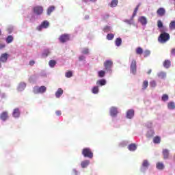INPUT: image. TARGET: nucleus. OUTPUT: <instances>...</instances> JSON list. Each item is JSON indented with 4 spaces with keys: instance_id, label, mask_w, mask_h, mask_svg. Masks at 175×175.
Returning a JSON list of instances; mask_svg holds the SVG:
<instances>
[{
    "instance_id": "obj_18",
    "label": "nucleus",
    "mask_w": 175,
    "mask_h": 175,
    "mask_svg": "<svg viewBox=\"0 0 175 175\" xmlns=\"http://www.w3.org/2000/svg\"><path fill=\"white\" fill-rule=\"evenodd\" d=\"M122 44V39L121 38H118L115 40V46L116 47H120Z\"/></svg>"
},
{
    "instance_id": "obj_15",
    "label": "nucleus",
    "mask_w": 175,
    "mask_h": 175,
    "mask_svg": "<svg viewBox=\"0 0 175 175\" xmlns=\"http://www.w3.org/2000/svg\"><path fill=\"white\" fill-rule=\"evenodd\" d=\"M0 118L2 121H6L9 118V116L8 115V111H3L0 115Z\"/></svg>"
},
{
    "instance_id": "obj_51",
    "label": "nucleus",
    "mask_w": 175,
    "mask_h": 175,
    "mask_svg": "<svg viewBox=\"0 0 175 175\" xmlns=\"http://www.w3.org/2000/svg\"><path fill=\"white\" fill-rule=\"evenodd\" d=\"M92 92H93V94H98V92H99V89L98 88H93L92 90Z\"/></svg>"
},
{
    "instance_id": "obj_43",
    "label": "nucleus",
    "mask_w": 175,
    "mask_h": 175,
    "mask_svg": "<svg viewBox=\"0 0 175 175\" xmlns=\"http://www.w3.org/2000/svg\"><path fill=\"white\" fill-rule=\"evenodd\" d=\"M27 87V83L25 82H21L18 84V88H25Z\"/></svg>"
},
{
    "instance_id": "obj_6",
    "label": "nucleus",
    "mask_w": 175,
    "mask_h": 175,
    "mask_svg": "<svg viewBox=\"0 0 175 175\" xmlns=\"http://www.w3.org/2000/svg\"><path fill=\"white\" fill-rule=\"evenodd\" d=\"M157 27L159 29V32H167V27H166V26H163L162 21L159 20L157 21Z\"/></svg>"
},
{
    "instance_id": "obj_46",
    "label": "nucleus",
    "mask_w": 175,
    "mask_h": 175,
    "mask_svg": "<svg viewBox=\"0 0 175 175\" xmlns=\"http://www.w3.org/2000/svg\"><path fill=\"white\" fill-rule=\"evenodd\" d=\"M13 31H14V26H9L8 28V33H12V32H13Z\"/></svg>"
},
{
    "instance_id": "obj_21",
    "label": "nucleus",
    "mask_w": 175,
    "mask_h": 175,
    "mask_svg": "<svg viewBox=\"0 0 175 175\" xmlns=\"http://www.w3.org/2000/svg\"><path fill=\"white\" fill-rule=\"evenodd\" d=\"M54 10H55V7L54 5L50 6L46 11L47 16H50Z\"/></svg>"
},
{
    "instance_id": "obj_39",
    "label": "nucleus",
    "mask_w": 175,
    "mask_h": 175,
    "mask_svg": "<svg viewBox=\"0 0 175 175\" xmlns=\"http://www.w3.org/2000/svg\"><path fill=\"white\" fill-rule=\"evenodd\" d=\"M98 77H105V75H106V72L103 70H100L98 72Z\"/></svg>"
},
{
    "instance_id": "obj_34",
    "label": "nucleus",
    "mask_w": 175,
    "mask_h": 175,
    "mask_svg": "<svg viewBox=\"0 0 175 175\" xmlns=\"http://www.w3.org/2000/svg\"><path fill=\"white\" fill-rule=\"evenodd\" d=\"M50 49H45L44 50L43 53H42V57H47L49 55H50Z\"/></svg>"
},
{
    "instance_id": "obj_7",
    "label": "nucleus",
    "mask_w": 175,
    "mask_h": 175,
    "mask_svg": "<svg viewBox=\"0 0 175 175\" xmlns=\"http://www.w3.org/2000/svg\"><path fill=\"white\" fill-rule=\"evenodd\" d=\"M49 25H50V23H49L48 21H44L42 23H41L40 25H39L37 27V29L38 31H42V29H46L49 28Z\"/></svg>"
},
{
    "instance_id": "obj_20",
    "label": "nucleus",
    "mask_w": 175,
    "mask_h": 175,
    "mask_svg": "<svg viewBox=\"0 0 175 175\" xmlns=\"http://www.w3.org/2000/svg\"><path fill=\"white\" fill-rule=\"evenodd\" d=\"M163 156L164 159H169V150H163Z\"/></svg>"
},
{
    "instance_id": "obj_37",
    "label": "nucleus",
    "mask_w": 175,
    "mask_h": 175,
    "mask_svg": "<svg viewBox=\"0 0 175 175\" xmlns=\"http://www.w3.org/2000/svg\"><path fill=\"white\" fill-rule=\"evenodd\" d=\"M107 40H113V39H114V34L108 33L107 35Z\"/></svg>"
},
{
    "instance_id": "obj_4",
    "label": "nucleus",
    "mask_w": 175,
    "mask_h": 175,
    "mask_svg": "<svg viewBox=\"0 0 175 175\" xmlns=\"http://www.w3.org/2000/svg\"><path fill=\"white\" fill-rule=\"evenodd\" d=\"M104 67L107 73L111 74V68H113V62L111 60H107L104 62Z\"/></svg>"
},
{
    "instance_id": "obj_13",
    "label": "nucleus",
    "mask_w": 175,
    "mask_h": 175,
    "mask_svg": "<svg viewBox=\"0 0 175 175\" xmlns=\"http://www.w3.org/2000/svg\"><path fill=\"white\" fill-rule=\"evenodd\" d=\"M103 32L109 33V32H113V27L111 25H106L103 29Z\"/></svg>"
},
{
    "instance_id": "obj_33",
    "label": "nucleus",
    "mask_w": 175,
    "mask_h": 175,
    "mask_svg": "<svg viewBox=\"0 0 175 175\" xmlns=\"http://www.w3.org/2000/svg\"><path fill=\"white\" fill-rule=\"evenodd\" d=\"M62 94H64V90H62V89H59L55 93L56 98H59Z\"/></svg>"
},
{
    "instance_id": "obj_54",
    "label": "nucleus",
    "mask_w": 175,
    "mask_h": 175,
    "mask_svg": "<svg viewBox=\"0 0 175 175\" xmlns=\"http://www.w3.org/2000/svg\"><path fill=\"white\" fill-rule=\"evenodd\" d=\"M72 175H77V174H79V172L76 170H72Z\"/></svg>"
},
{
    "instance_id": "obj_45",
    "label": "nucleus",
    "mask_w": 175,
    "mask_h": 175,
    "mask_svg": "<svg viewBox=\"0 0 175 175\" xmlns=\"http://www.w3.org/2000/svg\"><path fill=\"white\" fill-rule=\"evenodd\" d=\"M161 100L163 102H166V100H169V96H167V94H163L161 97Z\"/></svg>"
},
{
    "instance_id": "obj_32",
    "label": "nucleus",
    "mask_w": 175,
    "mask_h": 175,
    "mask_svg": "<svg viewBox=\"0 0 175 175\" xmlns=\"http://www.w3.org/2000/svg\"><path fill=\"white\" fill-rule=\"evenodd\" d=\"M50 68H54L57 65V62L54 59L50 60L49 62Z\"/></svg>"
},
{
    "instance_id": "obj_58",
    "label": "nucleus",
    "mask_w": 175,
    "mask_h": 175,
    "mask_svg": "<svg viewBox=\"0 0 175 175\" xmlns=\"http://www.w3.org/2000/svg\"><path fill=\"white\" fill-rule=\"evenodd\" d=\"M55 113H56L57 116H61V114H62L61 111H56Z\"/></svg>"
},
{
    "instance_id": "obj_48",
    "label": "nucleus",
    "mask_w": 175,
    "mask_h": 175,
    "mask_svg": "<svg viewBox=\"0 0 175 175\" xmlns=\"http://www.w3.org/2000/svg\"><path fill=\"white\" fill-rule=\"evenodd\" d=\"M139 8H140V4H138V5H137V7L135 8L133 14H134V15L136 16V14H137V11L139 10Z\"/></svg>"
},
{
    "instance_id": "obj_19",
    "label": "nucleus",
    "mask_w": 175,
    "mask_h": 175,
    "mask_svg": "<svg viewBox=\"0 0 175 175\" xmlns=\"http://www.w3.org/2000/svg\"><path fill=\"white\" fill-rule=\"evenodd\" d=\"M33 92L34 94H43V92H46V88H36Z\"/></svg>"
},
{
    "instance_id": "obj_62",
    "label": "nucleus",
    "mask_w": 175,
    "mask_h": 175,
    "mask_svg": "<svg viewBox=\"0 0 175 175\" xmlns=\"http://www.w3.org/2000/svg\"><path fill=\"white\" fill-rule=\"evenodd\" d=\"M1 33H2V31H1V29H0V35H1Z\"/></svg>"
},
{
    "instance_id": "obj_50",
    "label": "nucleus",
    "mask_w": 175,
    "mask_h": 175,
    "mask_svg": "<svg viewBox=\"0 0 175 175\" xmlns=\"http://www.w3.org/2000/svg\"><path fill=\"white\" fill-rule=\"evenodd\" d=\"M79 61H85V56L84 55H81L79 57Z\"/></svg>"
},
{
    "instance_id": "obj_2",
    "label": "nucleus",
    "mask_w": 175,
    "mask_h": 175,
    "mask_svg": "<svg viewBox=\"0 0 175 175\" xmlns=\"http://www.w3.org/2000/svg\"><path fill=\"white\" fill-rule=\"evenodd\" d=\"M82 155H83L85 158H90V159L94 158V153L90 148H83L82 150Z\"/></svg>"
},
{
    "instance_id": "obj_12",
    "label": "nucleus",
    "mask_w": 175,
    "mask_h": 175,
    "mask_svg": "<svg viewBox=\"0 0 175 175\" xmlns=\"http://www.w3.org/2000/svg\"><path fill=\"white\" fill-rule=\"evenodd\" d=\"M96 85L97 86H94L93 88H98L99 85L100 87H102L103 85H106V79H100L97 81Z\"/></svg>"
},
{
    "instance_id": "obj_27",
    "label": "nucleus",
    "mask_w": 175,
    "mask_h": 175,
    "mask_svg": "<svg viewBox=\"0 0 175 175\" xmlns=\"http://www.w3.org/2000/svg\"><path fill=\"white\" fill-rule=\"evenodd\" d=\"M117 5H118V0H112L111 3H109L111 8H116Z\"/></svg>"
},
{
    "instance_id": "obj_42",
    "label": "nucleus",
    "mask_w": 175,
    "mask_h": 175,
    "mask_svg": "<svg viewBox=\"0 0 175 175\" xmlns=\"http://www.w3.org/2000/svg\"><path fill=\"white\" fill-rule=\"evenodd\" d=\"M81 53L82 54H85V55L89 54L90 49H88V48H83L82 49Z\"/></svg>"
},
{
    "instance_id": "obj_36",
    "label": "nucleus",
    "mask_w": 175,
    "mask_h": 175,
    "mask_svg": "<svg viewBox=\"0 0 175 175\" xmlns=\"http://www.w3.org/2000/svg\"><path fill=\"white\" fill-rule=\"evenodd\" d=\"M170 29H175V21H171L169 25Z\"/></svg>"
},
{
    "instance_id": "obj_11",
    "label": "nucleus",
    "mask_w": 175,
    "mask_h": 175,
    "mask_svg": "<svg viewBox=\"0 0 175 175\" xmlns=\"http://www.w3.org/2000/svg\"><path fill=\"white\" fill-rule=\"evenodd\" d=\"M157 14L160 17H163V16H165V14H166V10H165V8H160L157 10Z\"/></svg>"
},
{
    "instance_id": "obj_17",
    "label": "nucleus",
    "mask_w": 175,
    "mask_h": 175,
    "mask_svg": "<svg viewBox=\"0 0 175 175\" xmlns=\"http://www.w3.org/2000/svg\"><path fill=\"white\" fill-rule=\"evenodd\" d=\"M156 167L158 170H163L165 169V165L162 162H158L156 164Z\"/></svg>"
},
{
    "instance_id": "obj_63",
    "label": "nucleus",
    "mask_w": 175,
    "mask_h": 175,
    "mask_svg": "<svg viewBox=\"0 0 175 175\" xmlns=\"http://www.w3.org/2000/svg\"><path fill=\"white\" fill-rule=\"evenodd\" d=\"M29 81H31V78L29 79Z\"/></svg>"
},
{
    "instance_id": "obj_22",
    "label": "nucleus",
    "mask_w": 175,
    "mask_h": 175,
    "mask_svg": "<svg viewBox=\"0 0 175 175\" xmlns=\"http://www.w3.org/2000/svg\"><path fill=\"white\" fill-rule=\"evenodd\" d=\"M27 18H29V20L32 22L35 21V15L33 14V12H30L28 14Z\"/></svg>"
},
{
    "instance_id": "obj_44",
    "label": "nucleus",
    "mask_w": 175,
    "mask_h": 175,
    "mask_svg": "<svg viewBox=\"0 0 175 175\" xmlns=\"http://www.w3.org/2000/svg\"><path fill=\"white\" fill-rule=\"evenodd\" d=\"M150 86L152 88H155V87H157V81H155L154 80L151 81L150 82Z\"/></svg>"
},
{
    "instance_id": "obj_26",
    "label": "nucleus",
    "mask_w": 175,
    "mask_h": 175,
    "mask_svg": "<svg viewBox=\"0 0 175 175\" xmlns=\"http://www.w3.org/2000/svg\"><path fill=\"white\" fill-rule=\"evenodd\" d=\"M13 116L16 118L20 117V110L18 109H15L13 111Z\"/></svg>"
},
{
    "instance_id": "obj_52",
    "label": "nucleus",
    "mask_w": 175,
    "mask_h": 175,
    "mask_svg": "<svg viewBox=\"0 0 175 175\" xmlns=\"http://www.w3.org/2000/svg\"><path fill=\"white\" fill-rule=\"evenodd\" d=\"M84 2H92V3H95V2H97L98 0H83Z\"/></svg>"
},
{
    "instance_id": "obj_23",
    "label": "nucleus",
    "mask_w": 175,
    "mask_h": 175,
    "mask_svg": "<svg viewBox=\"0 0 175 175\" xmlns=\"http://www.w3.org/2000/svg\"><path fill=\"white\" fill-rule=\"evenodd\" d=\"M90 165V160H85L81 163V166L83 169L87 167Z\"/></svg>"
},
{
    "instance_id": "obj_25",
    "label": "nucleus",
    "mask_w": 175,
    "mask_h": 175,
    "mask_svg": "<svg viewBox=\"0 0 175 175\" xmlns=\"http://www.w3.org/2000/svg\"><path fill=\"white\" fill-rule=\"evenodd\" d=\"M128 148L129 151H135V150L137 148V146H136L135 144H131L129 145Z\"/></svg>"
},
{
    "instance_id": "obj_30",
    "label": "nucleus",
    "mask_w": 175,
    "mask_h": 175,
    "mask_svg": "<svg viewBox=\"0 0 175 175\" xmlns=\"http://www.w3.org/2000/svg\"><path fill=\"white\" fill-rule=\"evenodd\" d=\"M153 143L155 144H159L161 143V137L159 136H156L153 138Z\"/></svg>"
},
{
    "instance_id": "obj_41",
    "label": "nucleus",
    "mask_w": 175,
    "mask_h": 175,
    "mask_svg": "<svg viewBox=\"0 0 175 175\" xmlns=\"http://www.w3.org/2000/svg\"><path fill=\"white\" fill-rule=\"evenodd\" d=\"M136 53L137 54H138V55H142L143 53V49H142V47L137 48Z\"/></svg>"
},
{
    "instance_id": "obj_1",
    "label": "nucleus",
    "mask_w": 175,
    "mask_h": 175,
    "mask_svg": "<svg viewBox=\"0 0 175 175\" xmlns=\"http://www.w3.org/2000/svg\"><path fill=\"white\" fill-rule=\"evenodd\" d=\"M161 33L158 38V42L159 43H161L163 44L164 43H166L167 42H169L170 40V34L167 33V31H160Z\"/></svg>"
},
{
    "instance_id": "obj_40",
    "label": "nucleus",
    "mask_w": 175,
    "mask_h": 175,
    "mask_svg": "<svg viewBox=\"0 0 175 175\" xmlns=\"http://www.w3.org/2000/svg\"><path fill=\"white\" fill-rule=\"evenodd\" d=\"M13 42V36H8L6 38V42L7 43H12Z\"/></svg>"
},
{
    "instance_id": "obj_59",
    "label": "nucleus",
    "mask_w": 175,
    "mask_h": 175,
    "mask_svg": "<svg viewBox=\"0 0 175 175\" xmlns=\"http://www.w3.org/2000/svg\"><path fill=\"white\" fill-rule=\"evenodd\" d=\"M3 48H5V44H0V49H3Z\"/></svg>"
},
{
    "instance_id": "obj_3",
    "label": "nucleus",
    "mask_w": 175,
    "mask_h": 175,
    "mask_svg": "<svg viewBox=\"0 0 175 175\" xmlns=\"http://www.w3.org/2000/svg\"><path fill=\"white\" fill-rule=\"evenodd\" d=\"M130 72L131 75H136L137 73V65L136 62V59H133L130 65Z\"/></svg>"
},
{
    "instance_id": "obj_29",
    "label": "nucleus",
    "mask_w": 175,
    "mask_h": 175,
    "mask_svg": "<svg viewBox=\"0 0 175 175\" xmlns=\"http://www.w3.org/2000/svg\"><path fill=\"white\" fill-rule=\"evenodd\" d=\"M170 65H171L170 60H165V61L163 62V66H164V68H165L166 69H169Z\"/></svg>"
},
{
    "instance_id": "obj_35",
    "label": "nucleus",
    "mask_w": 175,
    "mask_h": 175,
    "mask_svg": "<svg viewBox=\"0 0 175 175\" xmlns=\"http://www.w3.org/2000/svg\"><path fill=\"white\" fill-rule=\"evenodd\" d=\"M123 21L126 23V24H128V25H132L134 23V21L131 19H124Z\"/></svg>"
},
{
    "instance_id": "obj_49",
    "label": "nucleus",
    "mask_w": 175,
    "mask_h": 175,
    "mask_svg": "<svg viewBox=\"0 0 175 175\" xmlns=\"http://www.w3.org/2000/svg\"><path fill=\"white\" fill-rule=\"evenodd\" d=\"M142 87L143 88H147L148 87V81H144Z\"/></svg>"
},
{
    "instance_id": "obj_56",
    "label": "nucleus",
    "mask_w": 175,
    "mask_h": 175,
    "mask_svg": "<svg viewBox=\"0 0 175 175\" xmlns=\"http://www.w3.org/2000/svg\"><path fill=\"white\" fill-rule=\"evenodd\" d=\"M84 20H90V15H85L84 16Z\"/></svg>"
},
{
    "instance_id": "obj_57",
    "label": "nucleus",
    "mask_w": 175,
    "mask_h": 175,
    "mask_svg": "<svg viewBox=\"0 0 175 175\" xmlns=\"http://www.w3.org/2000/svg\"><path fill=\"white\" fill-rule=\"evenodd\" d=\"M135 16H136V15H134V14H133V15L131 16L130 20H131L132 21H133V18H135Z\"/></svg>"
},
{
    "instance_id": "obj_28",
    "label": "nucleus",
    "mask_w": 175,
    "mask_h": 175,
    "mask_svg": "<svg viewBox=\"0 0 175 175\" xmlns=\"http://www.w3.org/2000/svg\"><path fill=\"white\" fill-rule=\"evenodd\" d=\"M167 107H168V109H170V110H174V109H175V103H174V102H170L167 104Z\"/></svg>"
},
{
    "instance_id": "obj_60",
    "label": "nucleus",
    "mask_w": 175,
    "mask_h": 175,
    "mask_svg": "<svg viewBox=\"0 0 175 175\" xmlns=\"http://www.w3.org/2000/svg\"><path fill=\"white\" fill-rule=\"evenodd\" d=\"M35 88H46V87L45 86H41V87L36 86Z\"/></svg>"
},
{
    "instance_id": "obj_31",
    "label": "nucleus",
    "mask_w": 175,
    "mask_h": 175,
    "mask_svg": "<svg viewBox=\"0 0 175 175\" xmlns=\"http://www.w3.org/2000/svg\"><path fill=\"white\" fill-rule=\"evenodd\" d=\"M148 166H150V163H148V161L144 160V161L142 163V167H144V169H147L148 167Z\"/></svg>"
},
{
    "instance_id": "obj_5",
    "label": "nucleus",
    "mask_w": 175,
    "mask_h": 175,
    "mask_svg": "<svg viewBox=\"0 0 175 175\" xmlns=\"http://www.w3.org/2000/svg\"><path fill=\"white\" fill-rule=\"evenodd\" d=\"M33 13L36 14V16H42L43 14V7L40 5H37L33 8Z\"/></svg>"
},
{
    "instance_id": "obj_47",
    "label": "nucleus",
    "mask_w": 175,
    "mask_h": 175,
    "mask_svg": "<svg viewBox=\"0 0 175 175\" xmlns=\"http://www.w3.org/2000/svg\"><path fill=\"white\" fill-rule=\"evenodd\" d=\"M66 77H67L68 79L72 77V76H73V74L72 73V71H68L67 72H66Z\"/></svg>"
},
{
    "instance_id": "obj_8",
    "label": "nucleus",
    "mask_w": 175,
    "mask_h": 175,
    "mask_svg": "<svg viewBox=\"0 0 175 175\" xmlns=\"http://www.w3.org/2000/svg\"><path fill=\"white\" fill-rule=\"evenodd\" d=\"M59 40L61 42V43H65L66 42H68V40H69V35L66 33L62 34L59 38Z\"/></svg>"
},
{
    "instance_id": "obj_9",
    "label": "nucleus",
    "mask_w": 175,
    "mask_h": 175,
    "mask_svg": "<svg viewBox=\"0 0 175 175\" xmlns=\"http://www.w3.org/2000/svg\"><path fill=\"white\" fill-rule=\"evenodd\" d=\"M138 21L143 27H146V25H147L148 21L147 18H146V16H139L138 18Z\"/></svg>"
},
{
    "instance_id": "obj_61",
    "label": "nucleus",
    "mask_w": 175,
    "mask_h": 175,
    "mask_svg": "<svg viewBox=\"0 0 175 175\" xmlns=\"http://www.w3.org/2000/svg\"><path fill=\"white\" fill-rule=\"evenodd\" d=\"M151 72H152V70H149L148 71V75H150V74L151 73Z\"/></svg>"
},
{
    "instance_id": "obj_53",
    "label": "nucleus",
    "mask_w": 175,
    "mask_h": 175,
    "mask_svg": "<svg viewBox=\"0 0 175 175\" xmlns=\"http://www.w3.org/2000/svg\"><path fill=\"white\" fill-rule=\"evenodd\" d=\"M171 55L172 57H175V48H173L172 50H171Z\"/></svg>"
},
{
    "instance_id": "obj_55",
    "label": "nucleus",
    "mask_w": 175,
    "mask_h": 175,
    "mask_svg": "<svg viewBox=\"0 0 175 175\" xmlns=\"http://www.w3.org/2000/svg\"><path fill=\"white\" fill-rule=\"evenodd\" d=\"M29 65H30V66H33V65H35V61L31 60L29 62Z\"/></svg>"
},
{
    "instance_id": "obj_10",
    "label": "nucleus",
    "mask_w": 175,
    "mask_h": 175,
    "mask_svg": "<svg viewBox=\"0 0 175 175\" xmlns=\"http://www.w3.org/2000/svg\"><path fill=\"white\" fill-rule=\"evenodd\" d=\"M117 114H118V109L116 107H111L110 109V116L111 117H117Z\"/></svg>"
},
{
    "instance_id": "obj_24",
    "label": "nucleus",
    "mask_w": 175,
    "mask_h": 175,
    "mask_svg": "<svg viewBox=\"0 0 175 175\" xmlns=\"http://www.w3.org/2000/svg\"><path fill=\"white\" fill-rule=\"evenodd\" d=\"M157 76L159 79H166V72L161 71L157 73Z\"/></svg>"
},
{
    "instance_id": "obj_16",
    "label": "nucleus",
    "mask_w": 175,
    "mask_h": 175,
    "mask_svg": "<svg viewBox=\"0 0 175 175\" xmlns=\"http://www.w3.org/2000/svg\"><path fill=\"white\" fill-rule=\"evenodd\" d=\"M8 61V53H2L0 56V62L5 63Z\"/></svg>"
},
{
    "instance_id": "obj_14",
    "label": "nucleus",
    "mask_w": 175,
    "mask_h": 175,
    "mask_svg": "<svg viewBox=\"0 0 175 175\" xmlns=\"http://www.w3.org/2000/svg\"><path fill=\"white\" fill-rule=\"evenodd\" d=\"M135 116V111L133 109H129L126 112V118H133V116Z\"/></svg>"
},
{
    "instance_id": "obj_38",
    "label": "nucleus",
    "mask_w": 175,
    "mask_h": 175,
    "mask_svg": "<svg viewBox=\"0 0 175 175\" xmlns=\"http://www.w3.org/2000/svg\"><path fill=\"white\" fill-rule=\"evenodd\" d=\"M150 54H151V51L146 50L144 51V57L146 58V57H149Z\"/></svg>"
}]
</instances>
